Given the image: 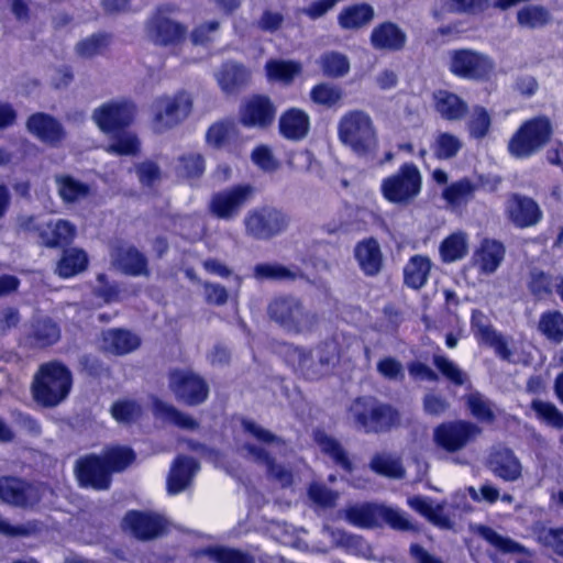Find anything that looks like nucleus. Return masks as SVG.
<instances>
[{
	"instance_id": "338daca9",
	"label": "nucleus",
	"mask_w": 563,
	"mask_h": 563,
	"mask_svg": "<svg viewBox=\"0 0 563 563\" xmlns=\"http://www.w3.org/2000/svg\"><path fill=\"white\" fill-rule=\"evenodd\" d=\"M467 405L472 415L482 421L490 422L494 420V410L492 404L482 395L474 393L467 397Z\"/></svg>"
},
{
	"instance_id": "9b49d317",
	"label": "nucleus",
	"mask_w": 563,
	"mask_h": 563,
	"mask_svg": "<svg viewBox=\"0 0 563 563\" xmlns=\"http://www.w3.org/2000/svg\"><path fill=\"white\" fill-rule=\"evenodd\" d=\"M448 68L456 77L486 80L495 69L490 56L474 49H453L448 53Z\"/></svg>"
},
{
	"instance_id": "a18cd8bd",
	"label": "nucleus",
	"mask_w": 563,
	"mask_h": 563,
	"mask_svg": "<svg viewBox=\"0 0 563 563\" xmlns=\"http://www.w3.org/2000/svg\"><path fill=\"white\" fill-rule=\"evenodd\" d=\"M530 409L540 422L558 430L563 429V412L553 402L536 398Z\"/></svg>"
},
{
	"instance_id": "5fc2aeb1",
	"label": "nucleus",
	"mask_w": 563,
	"mask_h": 563,
	"mask_svg": "<svg viewBox=\"0 0 563 563\" xmlns=\"http://www.w3.org/2000/svg\"><path fill=\"white\" fill-rule=\"evenodd\" d=\"M269 80L289 84L301 71V65L291 60H271L266 64Z\"/></svg>"
},
{
	"instance_id": "423d86ee",
	"label": "nucleus",
	"mask_w": 563,
	"mask_h": 563,
	"mask_svg": "<svg viewBox=\"0 0 563 563\" xmlns=\"http://www.w3.org/2000/svg\"><path fill=\"white\" fill-rule=\"evenodd\" d=\"M343 514L347 522L358 528L369 529L387 525L401 531L415 529L405 511L385 504H357L346 508Z\"/></svg>"
},
{
	"instance_id": "2f4dec72",
	"label": "nucleus",
	"mask_w": 563,
	"mask_h": 563,
	"mask_svg": "<svg viewBox=\"0 0 563 563\" xmlns=\"http://www.w3.org/2000/svg\"><path fill=\"white\" fill-rule=\"evenodd\" d=\"M406 34L396 24L385 22L373 29L371 44L380 51H398L405 46Z\"/></svg>"
},
{
	"instance_id": "dca6fc26",
	"label": "nucleus",
	"mask_w": 563,
	"mask_h": 563,
	"mask_svg": "<svg viewBox=\"0 0 563 563\" xmlns=\"http://www.w3.org/2000/svg\"><path fill=\"white\" fill-rule=\"evenodd\" d=\"M121 528L136 540L150 541L163 534L165 520L157 514L132 509L123 516Z\"/></svg>"
},
{
	"instance_id": "393cba45",
	"label": "nucleus",
	"mask_w": 563,
	"mask_h": 563,
	"mask_svg": "<svg viewBox=\"0 0 563 563\" xmlns=\"http://www.w3.org/2000/svg\"><path fill=\"white\" fill-rule=\"evenodd\" d=\"M506 211L511 222L519 228L534 225L542 218V212L537 202L521 196L511 197L507 201Z\"/></svg>"
},
{
	"instance_id": "6e6552de",
	"label": "nucleus",
	"mask_w": 563,
	"mask_h": 563,
	"mask_svg": "<svg viewBox=\"0 0 563 563\" xmlns=\"http://www.w3.org/2000/svg\"><path fill=\"white\" fill-rule=\"evenodd\" d=\"M347 418L365 432H380L399 421L398 412L372 397L355 399L349 408Z\"/></svg>"
},
{
	"instance_id": "f03ea898",
	"label": "nucleus",
	"mask_w": 563,
	"mask_h": 563,
	"mask_svg": "<svg viewBox=\"0 0 563 563\" xmlns=\"http://www.w3.org/2000/svg\"><path fill=\"white\" fill-rule=\"evenodd\" d=\"M74 377L62 361L42 363L33 375L31 395L43 408H55L65 401L73 388Z\"/></svg>"
},
{
	"instance_id": "f3484780",
	"label": "nucleus",
	"mask_w": 563,
	"mask_h": 563,
	"mask_svg": "<svg viewBox=\"0 0 563 563\" xmlns=\"http://www.w3.org/2000/svg\"><path fill=\"white\" fill-rule=\"evenodd\" d=\"M0 500L5 505L25 509L37 501L36 488L21 477L0 476Z\"/></svg>"
},
{
	"instance_id": "9d476101",
	"label": "nucleus",
	"mask_w": 563,
	"mask_h": 563,
	"mask_svg": "<svg viewBox=\"0 0 563 563\" xmlns=\"http://www.w3.org/2000/svg\"><path fill=\"white\" fill-rule=\"evenodd\" d=\"M168 386L175 399L187 407L205 404L210 395L208 382L191 369H172L168 373Z\"/></svg>"
},
{
	"instance_id": "de8ad7c7",
	"label": "nucleus",
	"mask_w": 563,
	"mask_h": 563,
	"mask_svg": "<svg viewBox=\"0 0 563 563\" xmlns=\"http://www.w3.org/2000/svg\"><path fill=\"white\" fill-rule=\"evenodd\" d=\"M75 227L67 220H58L49 231L42 230L40 238L46 247H58L70 242Z\"/></svg>"
},
{
	"instance_id": "2eb2a0df",
	"label": "nucleus",
	"mask_w": 563,
	"mask_h": 563,
	"mask_svg": "<svg viewBox=\"0 0 563 563\" xmlns=\"http://www.w3.org/2000/svg\"><path fill=\"white\" fill-rule=\"evenodd\" d=\"M481 434V429L468 421L441 423L433 430L434 444L446 451L457 452L473 442Z\"/></svg>"
},
{
	"instance_id": "a211bd4d",
	"label": "nucleus",
	"mask_w": 563,
	"mask_h": 563,
	"mask_svg": "<svg viewBox=\"0 0 563 563\" xmlns=\"http://www.w3.org/2000/svg\"><path fill=\"white\" fill-rule=\"evenodd\" d=\"M26 130L42 143L57 147L66 139V131L58 119L49 113L35 112L26 120Z\"/></svg>"
},
{
	"instance_id": "c756f323",
	"label": "nucleus",
	"mask_w": 563,
	"mask_h": 563,
	"mask_svg": "<svg viewBox=\"0 0 563 563\" xmlns=\"http://www.w3.org/2000/svg\"><path fill=\"white\" fill-rule=\"evenodd\" d=\"M489 466L496 476L506 482H515L522 474L519 459L508 449L496 450L490 455Z\"/></svg>"
},
{
	"instance_id": "aec40b11",
	"label": "nucleus",
	"mask_w": 563,
	"mask_h": 563,
	"mask_svg": "<svg viewBox=\"0 0 563 563\" xmlns=\"http://www.w3.org/2000/svg\"><path fill=\"white\" fill-rule=\"evenodd\" d=\"M100 341L102 352L113 356L128 355L136 351L142 344L141 336L125 328L103 330Z\"/></svg>"
},
{
	"instance_id": "ddd939ff",
	"label": "nucleus",
	"mask_w": 563,
	"mask_h": 563,
	"mask_svg": "<svg viewBox=\"0 0 563 563\" xmlns=\"http://www.w3.org/2000/svg\"><path fill=\"white\" fill-rule=\"evenodd\" d=\"M136 107L131 100H111L92 112V120L103 134L120 133L133 124Z\"/></svg>"
},
{
	"instance_id": "a19ab883",
	"label": "nucleus",
	"mask_w": 563,
	"mask_h": 563,
	"mask_svg": "<svg viewBox=\"0 0 563 563\" xmlns=\"http://www.w3.org/2000/svg\"><path fill=\"white\" fill-rule=\"evenodd\" d=\"M276 109L268 97L253 96L249 99V125L265 128L273 123Z\"/></svg>"
},
{
	"instance_id": "49530a36",
	"label": "nucleus",
	"mask_w": 563,
	"mask_h": 563,
	"mask_svg": "<svg viewBox=\"0 0 563 563\" xmlns=\"http://www.w3.org/2000/svg\"><path fill=\"white\" fill-rule=\"evenodd\" d=\"M110 139L107 152L119 156L135 155L140 151V141L134 133L124 130L120 133L107 134Z\"/></svg>"
},
{
	"instance_id": "e2e57ef3",
	"label": "nucleus",
	"mask_w": 563,
	"mask_h": 563,
	"mask_svg": "<svg viewBox=\"0 0 563 563\" xmlns=\"http://www.w3.org/2000/svg\"><path fill=\"white\" fill-rule=\"evenodd\" d=\"M478 533L493 547L504 553H521L525 549L512 541L511 539L504 537L492 528L488 527H479Z\"/></svg>"
},
{
	"instance_id": "0e129e2a",
	"label": "nucleus",
	"mask_w": 563,
	"mask_h": 563,
	"mask_svg": "<svg viewBox=\"0 0 563 563\" xmlns=\"http://www.w3.org/2000/svg\"><path fill=\"white\" fill-rule=\"evenodd\" d=\"M517 20L523 27H540L548 23L549 13L541 7L528 5L518 11Z\"/></svg>"
},
{
	"instance_id": "7ed1b4c3",
	"label": "nucleus",
	"mask_w": 563,
	"mask_h": 563,
	"mask_svg": "<svg viewBox=\"0 0 563 563\" xmlns=\"http://www.w3.org/2000/svg\"><path fill=\"white\" fill-rule=\"evenodd\" d=\"M276 352L294 371L311 380L328 375L339 360V344L334 340L324 341L317 347V361L310 352L286 342L279 343Z\"/></svg>"
},
{
	"instance_id": "473e14b6",
	"label": "nucleus",
	"mask_w": 563,
	"mask_h": 563,
	"mask_svg": "<svg viewBox=\"0 0 563 563\" xmlns=\"http://www.w3.org/2000/svg\"><path fill=\"white\" fill-rule=\"evenodd\" d=\"M434 109L439 115L448 121H459L464 118L467 104L457 95L448 90H438L433 93Z\"/></svg>"
},
{
	"instance_id": "69168bd1",
	"label": "nucleus",
	"mask_w": 563,
	"mask_h": 563,
	"mask_svg": "<svg viewBox=\"0 0 563 563\" xmlns=\"http://www.w3.org/2000/svg\"><path fill=\"white\" fill-rule=\"evenodd\" d=\"M433 363L435 367L453 384L463 385L466 382V374L448 357L443 355H435Z\"/></svg>"
},
{
	"instance_id": "6e6d98bb",
	"label": "nucleus",
	"mask_w": 563,
	"mask_h": 563,
	"mask_svg": "<svg viewBox=\"0 0 563 563\" xmlns=\"http://www.w3.org/2000/svg\"><path fill=\"white\" fill-rule=\"evenodd\" d=\"M539 330L550 341L560 343L563 341V314L559 311H549L541 316Z\"/></svg>"
},
{
	"instance_id": "13d9d810",
	"label": "nucleus",
	"mask_w": 563,
	"mask_h": 563,
	"mask_svg": "<svg viewBox=\"0 0 563 563\" xmlns=\"http://www.w3.org/2000/svg\"><path fill=\"white\" fill-rule=\"evenodd\" d=\"M178 162L179 173L187 179H198L206 170L205 158L199 153L184 154L178 158Z\"/></svg>"
},
{
	"instance_id": "4468645a",
	"label": "nucleus",
	"mask_w": 563,
	"mask_h": 563,
	"mask_svg": "<svg viewBox=\"0 0 563 563\" xmlns=\"http://www.w3.org/2000/svg\"><path fill=\"white\" fill-rule=\"evenodd\" d=\"M168 12H172L169 7H158L147 23V33L153 43L164 47L180 45L188 34L187 26L168 18Z\"/></svg>"
},
{
	"instance_id": "f8f14e48",
	"label": "nucleus",
	"mask_w": 563,
	"mask_h": 563,
	"mask_svg": "<svg viewBox=\"0 0 563 563\" xmlns=\"http://www.w3.org/2000/svg\"><path fill=\"white\" fill-rule=\"evenodd\" d=\"M421 175L413 164L402 165L397 173L382 181V194L394 203L406 205L421 191Z\"/></svg>"
},
{
	"instance_id": "6ab92c4d",
	"label": "nucleus",
	"mask_w": 563,
	"mask_h": 563,
	"mask_svg": "<svg viewBox=\"0 0 563 563\" xmlns=\"http://www.w3.org/2000/svg\"><path fill=\"white\" fill-rule=\"evenodd\" d=\"M246 201V184L214 192L209 203V211L216 218L230 220L235 218Z\"/></svg>"
},
{
	"instance_id": "c85d7f7f",
	"label": "nucleus",
	"mask_w": 563,
	"mask_h": 563,
	"mask_svg": "<svg viewBox=\"0 0 563 563\" xmlns=\"http://www.w3.org/2000/svg\"><path fill=\"white\" fill-rule=\"evenodd\" d=\"M354 256L361 271L367 276L377 275L382 269L383 254L378 242L374 239H366L357 243Z\"/></svg>"
},
{
	"instance_id": "3c124183",
	"label": "nucleus",
	"mask_w": 563,
	"mask_h": 563,
	"mask_svg": "<svg viewBox=\"0 0 563 563\" xmlns=\"http://www.w3.org/2000/svg\"><path fill=\"white\" fill-rule=\"evenodd\" d=\"M463 146V142L456 135L449 132H439L434 136L432 150L434 155L441 159L454 157Z\"/></svg>"
},
{
	"instance_id": "052dcab7",
	"label": "nucleus",
	"mask_w": 563,
	"mask_h": 563,
	"mask_svg": "<svg viewBox=\"0 0 563 563\" xmlns=\"http://www.w3.org/2000/svg\"><path fill=\"white\" fill-rule=\"evenodd\" d=\"M310 97L314 103L330 108L340 103L343 98V91L338 86L320 84L312 88Z\"/></svg>"
},
{
	"instance_id": "58836bf2",
	"label": "nucleus",
	"mask_w": 563,
	"mask_h": 563,
	"mask_svg": "<svg viewBox=\"0 0 563 563\" xmlns=\"http://www.w3.org/2000/svg\"><path fill=\"white\" fill-rule=\"evenodd\" d=\"M117 264L120 269L129 276H148V261L146 256L135 246L121 250L117 256Z\"/></svg>"
},
{
	"instance_id": "c9c22d12",
	"label": "nucleus",
	"mask_w": 563,
	"mask_h": 563,
	"mask_svg": "<svg viewBox=\"0 0 563 563\" xmlns=\"http://www.w3.org/2000/svg\"><path fill=\"white\" fill-rule=\"evenodd\" d=\"M87 253L77 247L64 249L55 268V273L64 279L71 278L84 272L88 266Z\"/></svg>"
},
{
	"instance_id": "20e7f679",
	"label": "nucleus",
	"mask_w": 563,
	"mask_h": 563,
	"mask_svg": "<svg viewBox=\"0 0 563 563\" xmlns=\"http://www.w3.org/2000/svg\"><path fill=\"white\" fill-rule=\"evenodd\" d=\"M247 430L249 456L253 455L255 460L263 462L271 477L280 486L290 485L292 479L291 473L275 462L277 455L286 454L288 445L255 423L249 422Z\"/></svg>"
},
{
	"instance_id": "8fccbe9b",
	"label": "nucleus",
	"mask_w": 563,
	"mask_h": 563,
	"mask_svg": "<svg viewBox=\"0 0 563 563\" xmlns=\"http://www.w3.org/2000/svg\"><path fill=\"white\" fill-rule=\"evenodd\" d=\"M113 419L120 423L132 424L142 417L141 405L132 399L117 400L111 406Z\"/></svg>"
},
{
	"instance_id": "ea45409f",
	"label": "nucleus",
	"mask_w": 563,
	"mask_h": 563,
	"mask_svg": "<svg viewBox=\"0 0 563 563\" xmlns=\"http://www.w3.org/2000/svg\"><path fill=\"white\" fill-rule=\"evenodd\" d=\"M408 506L427 518L433 525L441 528H450L451 520L444 515L443 506L440 504L434 505L428 497L412 496L407 499Z\"/></svg>"
},
{
	"instance_id": "774afa93",
	"label": "nucleus",
	"mask_w": 563,
	"mask_h": 563,
	"mask_svg": "<svg viewBox=\"0 0 563 563\" xmlns=\"http://www.w3.org/2000/svg\"><path fill=\"white\" fill-rule=\"evenodd\" d=\"M538 540L544 547L563 556V529L543 528L538 534Z\"/></svg>"
},
{
	"instance_id": "39448f33",
	"label": "nucleus",
	"mask_w": 563,
	"mask_h": 563,
	"mask_svg": "<svg viewBox=\"0 0 563 563\" xmlns=\"http://www.w3.org/2000/svg\"><path fill=\"white\" fill-rule=\"evenodd\" d=\"M340 141L357 156L367 157L375 153L378 139L371 115L362 110L346 112L339 122Z\"/></svg>"
},
{
	"instance_id": "79ce46f5",
	"label": "nucleus",
	"mask_w": 563,
	"mask_h": 563,
	"mask_svg": "<svg viewBox=\"0 0 563 563\" xmlns=\"http://www.w3.org/2000/svg\"><path fill=\"white\" fill-rule=\"evenodd\" d=\"M468 235L463 231H456L446 236L440 244L439 252L444 263L462 260L468 253Z\"/></svg>"
},
{
	"instance_id": "5701e85b",
	"label": "nucleus",
	"mask_w": 563,
	"mask_h": 563,
	"mask_svg": "<svg viewBox=\"0 0 563 563\" xmlns=\"http://www.w3.org/2000/svg\"><path fill=\"white\" fill-rule=\"evenodd\" d=\"M163 109L155 114V122L162 129H170L187 118L191 111L192 102L189 98H185L183 93L173 98L165 97L159 100Z\"/></svg>"
},
{
	"instance_id": "bf43d9fd",
	"label": "nucleus",
	"mask_w": 563,
	"mask_h": 563,
	"mask_svg": "<svg viewBox=\"0 0 563 563\" xmlns=\"http://www.w3.org/2000/svg\"><path fill=\"white\" fill-rule=\"evenodd\" d=\"M492 119L486 109L482 107H475L467 121V130L471 137L483 139L485 137L490 129Z\"/></svg>"
},
{
	"instance_id": "b1692460",
	"label": "nucleus",
	"mask_w": 563,
	"mask_h": 563,
	"mask_svg": "<svg viewBox=\"0 0 563 563\" xmlns=\"http://www.w3.org/2000/svg\"><path fill=\"white\" fill-rule=\"evenodd\" d=\"M288 224L285 213L274 208L255 211L249 218V229L256 235L266 238L282 232Z\"/></svg>"
},
{
	"instance_id": "f257e3e1",
	"label": "nucleus",
	"mask_w": 563,
	"mask_h": 563,
	"mask_svg": "<svg viewBox=\"0 0 563 563\" xmlns=\"http://www.w3.org/2000/svg\"><path fill=\"white\" fill-rule=\"evenodd\" d=\"M136 460L135 451L128 445L106 446L100 454L87 453L74 464V475L80 488L108 490L112 476L122 473Z\"/></svg>"
},
{
	"instance_id": "603ef678",
	"label": "nucleus",
	"mask_w": 563,
	"mask_h": 563,
	"mask_svg": "<svg viewBox=\"0 0 563 563\" xmlns=\"http://www.w3.org/2000/svg\"><path fill=\"white\" fill-rule=\"evenodd\" d=\"M111 35L108 33H93L82 38L76 45V52L79 56L91 58L101 54L110 44Z\"/></svg>"
},
{
	"instance_id": "4c0bfd02",
	"label": "nucleus",
	"mask_w": 563,
	"mask_h": 563,
	"mask_svg": "<svg viewBox=\"0 0 563 563\" xmlns=\"http://www.w3.org/2000/svg\"><path fill=\"white\" fill-rule=\"evenodd\" d=\"M216 77L221 89L228 95H233L239 92L245 82L246 68L234 62H225L221 65Z\"/></svg>"
},
{
	"instance_id": "4be33fe9",
	"label": "nucleus",
	"mask_w": 563,
	"mask_h": 563,
	"mask_svg": "<svg viewBox=\"0 0 563 563\" xmlns=\"http://www.w3.org/2000/svg\"><path fill=\"white\" fill-rule=\"evenodd\" d=\"M200 465L197 460L187 455H177L167 476V490L172 495L184 492L191 483Z\"/></svg>"
},
{
	"instance_id": "f704fd0d",
	"label": "nucleus",
	"mask_w": 563,
	"mask_h": 563,
	"mask_svg": "<svg viewBox=\"0 0 563 563\" xmlns=\"http://www.w3.org/2000/svg\"><path fill=\"white\" fill-rule=\"evenodd\" d=\"M153 411L156 417L179 429L195 431L199 428V422L194 417L159 398L153 400Z\"/></svg>"
},
{
	"instance_id": "680f3d73",
	"label": "nucleus",
	"mask_w": 563,
	"mask_h": 563,
	"mask_svg": "<svg viewBox=\"0 0 563 563\" xmlns=\"http://www.w3.org/2000/svg\"><path fill=\"white\" fill-rule=\"evenodd\" d=\"M202 553L216 563H246V552L223 545H210Z\"/></svg>"
},
{
	"instance_id": "0eeeda50",
	"label": "nucleus",
	"mask_w": 563,
	"mask_h": 563,
	"mask_svg": "<svg viewBox=\"0 0 563 563\" xmlns=\"http://www.w3.org/2000/svg\"><path fill=\"white\" fill-rule=\"evenodd\" d=\"M269 318L285 331L294 334H307L314 331L320 317L314 311L306 309L295 297H277L271 301L267 309Z\"/></svg>"
},
{
	"instance_id": "bb28decb",
	"label": "nucleus",
	"mask_w": 563,
	"mask_h": 563,
	"mask_svg": "<svg viewBox=\"0 0 563 563\" xmlns=\"http://www.w3.org/2000/svg\"><path fill=\"white\" fill-rule=\"evenodd\" d=\"M472 329L478 340L493 346L501 358H509L507 342L492 328L488 318L482 311H473Z\"/></svg>"
},
{
	"instance_id": "864d4df0",
	"label": "nucleus",
	"mask_w": 563,
	"mask_h": 563,
	"mask_svg": "<svg viewBox=\"0 0 563 563\" xmlns=\"http://www.w3.org/2000/svg\"><path fill=\"white\" fill-rule=\"evenodd\" d=\"M314 440L322 452L328 454L336 464L344 470H350V462L342 446L323 431L314 432Z\"/></svg>"
},
{
	"instance_id": "7c9ffc66",
	"label": "nucleus",
	"mask_w": 563,
	"mask_h": 563,
	"mask_svg": "<svg viewBox=\"0 0 563 563\" xmlns=\"http://www.w3.org/2000/svg\"><path fill=\"white\" fill-rule=\"evenodd\" d=\"M309 129V115L301 109L291 108L279 118L280 134L288 140H302L308 134Z\"/></svg>"
},
{
	"instance_id": "72a5a7b5",
	"label": "nucleus",
	"mask_w": 563,
	"mask_h": 563,
	"mask_svg": "<svg viewBox=\"0 0 563 563\" xmlns=\"http://www.w3.org/2000/svg\"><path fill=\"white\" fill-rule=\"evenodd\" d=\"M57 194L64 203H75L91 195V187L69 174H58L54 177Z\"/></svg>"
},
{
	"instance_id": "1a4fd4ad",
	"label": "nucleus",
	"mask_w": 563,
	"mask_h": 563,
	"mask_svg": "<svg viewBox=\"0 0 563 563\" xmlns=\"http://www.w3.org/2000/svg\"><path fill=\"white\" fill-rule=\"evenodd\" d=\"M552 135L548 117L539 115L525 121L508 143L509 153L517 158H528L539 152Z\"/></svg>"
},
{
	"instance_id": "37998d69",
	"label": "nucleus",
	"mask_w": 563,
	"mask_h": 563,
	"mask_svg": "<svg viewBox=\"0 0 563 563\" xmlns=\"http://www.w3.org/2000/svg\"><path fill=\"white\" fill-rule=\"evenodd\" d=\"M373 18V8L361 3L344 8L338 15V22L343 30H357L369 23Z\"/></svg>"
},
{
	"instance_id": "e433bc0d",
	"label": "nucleus",
	"mask_w": 563,
	"mask_h": 563,
	"mask_svg": "<svg viewBox=\"0 0 563 563\" xmlns=\"http://www.w3.org/2000/svg\"><path fill=\"white\" fill-rule=\"evenodd\" d=\"M431 267L432 263L428 256H411L404 267L405 284L412 289H420L428 282Z\"/></svg>"
},
{
	"instance_id": "4d7b16f0",
	"label": "nucleus",
	"mask_w": 563,
	"mask_h": 563,
	"mask_svg": "<svg viewBox=\"0 0 563 563\" xmlns=\"http://www.w3.org/2000/svg\"><path fill=\"white\" fill-rule=\"evenodd\" d=\"M371 467L374 472L388 477L398 478L404 474L399 459L388 453L375 455L371 462Z\"/></svg>"
},
{
	"instance_id": "c03bdc74",
	"label": "nucleus",
	"mask_w": 563,
	"mask_h": 563,
	"mask_svg": "<svg viewBox=\"0 0 563 563\" xmlns=\"http://www.w3.org/2000/svg\"><path fill=\"white\" fill-rule=\"evenodd\" d=\"M475 190L476 185L464 178L448 186L442 197L451 209L459 210L473 199Z\"/></svg>"
},
{
	"instance_id": "412c9836",
	"label": "nucleus",
	"mask_w": 563,
	"mask_h": 563,
	"mask_svg": "<svg viewBox=\"0 0 563 563\" xmlns=\"http://www.w3.org/2000/svg\"><path fill=\"white\" fill-rule=\"evenodd\" d=\"M506 249L494 239H484L475 249L472 264L481 275L494 274L504 262Z\"/></svg>"
},
{
	"instance_id": "09e8293b",
	"label": "nucleus",
	"mask_w": 563,
	"mask_h": 563,
	"mask_svg": "<svg viewBox=\"0 0 563 563\" xmlns=\"http://www.w3.org/2000/svg\"><path fill=\"white\" fill-rule=\"evenodd\" d=\"M319 65L327 77L338 78L345 76L350 70L349 58L339 52H327L320 59Z\"/></svg>"
},
{
	"instance_id": "a878e982",
	"label": "nucleus",
	"mask_w": 563,
	"mask_h": 563,
	"mask_svg": "<svg viewBox=\"0 0 563 563\" xmlns=\"http://www.w3.org/2000/svg\"><path fill=\"white\" fill-rule=\"evenodd\" d=\"M240 136L234 119L227 118L213 122L206 132V144L213 150H223L234 145Z\"/></svg>"
},
{
	"instance_id": "cd10ccee",
	"label": "nucleus",
	"mask_w": 563,
	"mask_h": 563,
	"mask_svg": "<svg viewBox=\"0 0 563 563\" xmlns=\"http://www.w3.org/2000/svg\"><path fill=\"white\" fill-rule=\"evenodd\" d=\"M60 339V328L51 318L34 321L25 335V341L31 347L46 349Z\"/></svg>"
}]
</instances>
